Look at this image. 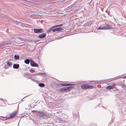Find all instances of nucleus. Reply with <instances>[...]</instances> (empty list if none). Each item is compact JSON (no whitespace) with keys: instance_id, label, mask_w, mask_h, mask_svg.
Instances as JSON below:
<instances>
[{"instance_id":"nucleus-42","label":"nucleus","mask_w":126,"mask_h":126,"mask_svg":"<svg viewBox=\"0 0 126 126\" xmlns=\"http://www.w3.org/2000/svg\"><path fill=\"white\" fill-rule=\"evenodd\" d=\"M119 111H120V109H119Z\"/></svg>"},{"instance_id":"nucleus-23","label":"nucleus","mask_w":126,"mask_h":126,"mask_svg":"<svg viewBox=\"0 0 126 126\" xmlns=\"http://www.w3.org/2000/svg\"><path fill=\"white\" fill-rule=\"evenodd\" d=\"M0 101H2V103H3L6 105H7V104H8V103L7 102H6L5 101H3V100H2L1 99V100H0Z\"/></svg>"},{"instance_id":"nucleus-26","label":"nucleus","mask_w":126,"mask_h":126,"mask_svg":"<svg viewBox=\"0 0 126 126\" xmlns=\"http://www.w3.org/2000/svg\"><path fill=\"white\" fill-rule=\"evenodd\" d=\"M60 85H61L63 86H67V84L65 83H61L60 84Z\"/></svg>"},{"instance_id":"nucleus-40","label":"nucleus","mask_w":126,"mask_h":126,"mask_svg":"<svg viewBox=\"0 0 126 126\" xmlns=\"http://www.w3.org/2000/svg\"><path fill=\"white\" fill-rule=\"evenodd\" d=\"M125 78H126V76H125Z\"/></svg>"},{"instance_id":"nucleus-22","label":"nucleus","mask_w":126,"mask_h":126,"mask_svg":"<svg viewBox=\"0 0 126 126\" xmlns=\"http://www.w3.org/2000/svg\"><path fill=\"white\" fill-rule=\"evenodd\" d=\"M52 28H50L47 31V33L49 32H52Z\"/></svg>"},{"instance_id":"nucleus-20","label":"nucleus","mask_w":126,"mask_h":126,"mask_svg":"<svg viewBox=\"0 0 126 126\" xmlns=\"http://www.w3.org/2000/svg\"><path fill=\"white\" fill-rule=\"evenodd\" d=\"M39 86L40 87H44V84L43 83H40L39 84Z\"/></svg>"},{"instance_id":"nucleus-33","label":"nucleus","mask_w":126,"mask_h":126,"mask_svg":"<svg viewBox=\"0 0 126 126\" xmlns=\"http://www.w3.org/2000/svg\"><path fill=\"white\" fill-rule=\"evenodd\" d=\"M38 74H37V73H36V74H33V75H32V76H36V75H38Z\"/></svg>"},{"instance_id":"nucleus-24","label":"nucleus","mask_w":126,"mask_h":126,"mask_svg":"<svg viewBox=\"0 0 126 126\" xmlns=\"http://www.w3.org/2000/svg\"><path fill=\"white\" fill-rule=\"evenodd\" d=\"M73 119H75L77 118V116L76 115V114L75 113L73 114Z\"/></svg>"},{"instance_id":"nucleus-6","label":"nucleus","mask_w":126,"mask_h":126,"mask_svg":"<svg viewBox=\"0 0 126 126\" xmlns=\"http://www.w3.org/2000/svg\"><path fill=\"white\" fill-rule=\"evenodd\" d=\"M30 63L31 65L33 67H37L39 66L38 64L35 63L32 60L30 61Z\"/></svg>"},{"instance_id":"nucleus-2","label":"nucleus","mask_w":126,"mask_h":126,"mask_svg":"<svg viewBox=\"0 0 126 126\" xmlns=\"http://www.w3.org/2000/svg\"><path fill=\"white\" fill-rule=\"evenodd\" d=\"M40 117H42L43 119L47 118L48 117L47 114H45L44 112L39 111L38 115Z\"/></svg>"},{"instance_id":"nucleus-18","label":"nucleus","mask_w":126,"mask_h":126,"mask_svg":"<svg viewBox=\"0 0 126 126\" xmlns=\"http://www.w3.org/2000/svg\"><path fill=\"white\" fill-rule=\"evenodd\" d=\"M56 31L58 32H60L62 30H63V29L62 28H56Z\"/></svg>"},{"instance_id":"nucleus-39","label":"nucleus","mask_w":126,"mask_h":126,"mask_svg":"<svg viewBox=\"0 0 126 126\" xmlns=\"http://www.w3.org/2000/svg\"><path fill=\"white\" fill-rule=\"evenodd\" d=\"M19 123H18V125H19Z\"/></svg>"},{"instance_id":"nucleus-9","label":"nucleus","mask_w":126,"mask_h":126,"mask_svg":"<svg viewBox=\"0 0 126 126\" xmlns=\"http://www.w3.org/2000/svg\"><path fill=\"white\" fill-rule=\"evenodd\" d=\"M17 113V111H15L13 112L10 115V117H8V119L10 117L12 118L15 116Z\"/></svg>"},{"instance_id":"nucleus-5","label":"nucleus","mask_w":126,"mask_h":126,"mask_svg":"<svg viewBox=\"0 0 126 126\" xmlns=\"http://www.w3.org/2000/svg\"><path fill=\"white\" fill-rule=\"evenodd\" d=\"M8 45V43L7 42H3L0 44V48H2L6 47Z\"/></svg>"},{"instance_id":"nucleus-16","label":"nucleus","mask_w":126,"mask_h":126,"mask_svg":"<svg viewBox=\"0 0 126 126\" xmlns=\"http://www.w3.org/2000/svg\"><path fill=\"white\" fill-rule=\"evenodd\" d=\"M105 29H110L111 28V26H110L108 25H106L105 27Z\"/></svg>"},{"instance_id":"nucleus-36","label":"nucleus","mask_w":126,"mask_h":126,"mask_svg":"<svg viewBox=\"0 0 126 126\" xmlns=\"http://www.w3.org/2000/svg\"><path fill=\"white\" fill-rule=\"evenodd\" d=\"M7 122V121H5L4 122V123H5V125H6V124H8V123Z\"/></svg>"},{"instance_id":"nucleus-4","label":"nucleus","mask_w":126,"mask_h":126,"mask_svg":"<svg viewBox=\"0 0 126 126\" xmlns=\"http://www.w3.org/2000/svg\"><path fill=\"white\" fill-rule=\"evenodd\" d=\"M34 32L36 33H41L43 32V30L42 29H37L36 28L34 29H33Z\"/></svg>"},{"instance_id":"nucleus-30","label":"nucleus","mask_w":126,"mask_h":126,"mask_svg":"<svg viewBox=\"0 0 126 126\" xmlns=\"http://www.w3.org/2000/svg\"><path fill=\"white\" fill-rule=\"evenodd\" d=\"M63 25V24L57 25L56 26H55L56 27H60L62 26Z\"/></svg>"},{"instance_id":"nucleus-1","label":"nucleus","mask_w":126,"mask_h":126,"mask_svg":"<svg viewBox=\"0 0 126 126\" xmlns=\"http://www.w3.org/2000/svg\"><path fill=\"white\" fill-rule=\"evenodd\" d=\"M74 87H64L61 88L60 89V91H68L71 90H72L74 89Z\"/></svg>"},{"instance_id":"nucleus-34","label":"nucleus","mask_w":126,"mask_h":126,"mask_svg":"<svg viewBox=\"0 0 126 126\" xmlns=\"http://www.w3.org/2000/svg\"><path fill=\"white\" fill-rule=\"evenodd\" d=\"M26 75L29 76H30V75H29L28 74H25L24 76L25 77H26Z\"/></svg>"},{"instance_id":"nucleus-35","label":"nucleus","mask_w":126,"mask_h":126,"mask_svg":"<svg viewBox=\"0 0 126 126\" xmlns=\"http://www.w3.org/2000/svg\"><path fill=\"white\" fill-rule=\"evenodd\" d=\"M8 53H9V52H10V53H11V51H10L11 50H11V49L10 48H8Z\"/></svg>"},{"instance_id":"nucleus-11","label":"nucleus","mask_w":126,"mask_h":126,"mask_svg":"<svg viewBox=\"0 0 126 126\" xmlns=\"http://www.w3.org/2000/svg\"><path fill=\"white\" fill-rule=\"evenodd\" d=\"M114 88H115V86L111 85H109L106 88V89L108 90H110Z\"/></svg>"},{"instance_id":"nucleus-43","label":"nucleus","mask_w":126,"mask_h":126,"mask_svg":"<svg viewBox=\"0 0 126 126\" xmlns=\"http://www.w3.org/2000/svg\"><path fill=\"white\" fill-rule=\"evenodd\" d=\"M7 30H8V29H7Z\"/></svg>"},{"instance_id":"nucleus-28","label":"nucleus","mask_w":126,"mask_h":126,"mask_svg":"<svg viewBox=\"0 0 126 126\" xmlns=\"http://www.w3.org/2000/svg\"><path fill=\"white\" fill-rule=\"evenodd\" d=\"M12 64L11 63L8 62V66L11 67L12 66Z\"/></svg>"},{"instance_id":"nucleus-29","label":"nucleus","mask_w":126,"mask_h":126,"mask_svg":"<svg viewBox=\"0 0 126 126\" xmlns=\"http://www.w3.org/2000/svg\"><path fill=\"white\" fill-rule=\"evenodd\" d=\"M74 84L70 83H68L67 84V86H70L72 85H73Z\"/></svg>"},{"instance_id":"nucleus-8","label":"nucleus","mask_w":126,"mask_h":126,"mask_svg":"<svg viewBox=\"0 0 126 126\" xmlns=\"http://www.w3.org/2000/svg\"><path fill=\"white\" fill-rule=\"evenodd\" d=\"M81 87L82 89L86 90L88 89V85H82L81 86Z\"/></svg>"},{"instance_id":"nucleus-15","label":"nucleus","mask_w":126,"mask_h":126,"mask_svg":"<svg viewBox=\"0 0 126 126\" xmlns=\"http://www.w3.org/2000/svg\"><path fill=\"white\" fill-rule=\"evenodd\" d=\"M1 118L0 119L3 121L6 120L8 118L6 117H4L3 116H1Z\"/></svg>"},{"instance_id":"nucleus-14","label":"nucleus","mask_w":126,"mask_h":126,"mask_svg":"<svg viewBox=\"0 0 126 126\" xmlns=\"http://www.w3.org/2000/svg\"><path fill=\"white\" fill-rule=\"evenodd\" d=\"M119 100L122 102H124L125 100V99L123 98L122 97H119Z\"/></svg>"},{"instance_id":"nucleus-7","label":"nucleus","mask_w":126,"mask_h":126,"mask_svg":"<svg viewBox=\"0 0 126 126\" xmlns=\"http://www.w3.org/2000/svg\"><path fill=\"white\" fill-rule=\"evenodd\" d=\"M46 33H44L42 34H40L37 38L39 39H42L45 38L46 37Z\"/></svg>"},{"instance_id":"nucleus-19","label":"nucleus","mask_w":126,"mask_h":126,"mask_svg":"<svg viewBox=\"0 0 126 126\" xmlns=\"http://www.w3.org/2000/svg\"><path fill=\"white\" fill-rule=\"evenodd\" d=\"M24 62L25 63L28 64L29 63L30 61L28 59H26L24 61Z\"/></svg>"},{"instance_id":"nucleus-10","label":"nucleus","mask_w":126,"mask_h":126,"mask_svg":"<svg viewBox=\"0 0 126 126\" xmlns=\"http://www.w3.org/2000/svg\"><path fill=\"white\" fill-rule=\"evenodd\" d=\"M33 113V114L35 116H37L38 115L39 111H37L35 110H33L32 111Z\"/></svg>"},{"instance_id":"nucleus-44","label":"nucleus","mask_w":126,"mask_h":126,"mask_svg":"<svg viewBox=\"0 0 126 126\" xmlns=\"http://www.w3.org/2000/svg\"><path fill=\"white\" fill-rule=\"evenodd\" d=\"M8 21H10V20H8Z\"/></svg>"},{"instance_id":"nucleus-17","label":"nucleus","mask_w":126,"mask_h":126,"mask_svg":"<svg viewBox=\"0 0 126 126\" xmlns=\"http://www.w3.org/2000/svg\"><path fill=\"white\" fill-rule=\"evenodd\" d=\"M103 29H105L104 27H103L102 26H100L97 29V30H99Z\"/></svg>"},{"instance_id":"nucleus-13","label":"nucleus","mask_w":126,"mask_h":126,"mask_svg":"<svg viewBox=\"0 0 126 126\" xmlns=\"http://www.w3.org/2000/svg\"><path fill=\"white\" fill-rule=\"evenodd\" d=\"M56 27L55 26H53L51 27L52 28V32H54L56 31Z\"/></svg>"},{"instance_id":"nucleus-32","label":"nucleus","mask_w":126,"mask_h":126,"mask_svg":"<svg viewBox=\"0 0 126 126\" xmlns=\"http://www.w3.org/2000/svg\"><path fill=\"white\" fill-rule=\"evenodd\" d=\"M39 74L41 75L44 74V75H46V74L45 73H40Z\"/></svg>"},{"instance_id":"nucleus-3","label":"nucleus","mask_w":126,"mask_h":126,"mask_svg":"<svg viewBox=\"0 0 126 126\" xmlns=\"http://www.w3.org/2000/svg\"><path fill=\"white\" fill-rule=\"evenodd\" d=\"M15 42V38L14 37L9 38L8 39V47L12 46L13 45V43Z\"/></svg>"},{"instance_id":"nucleus-21","label":"nucleus","mask_w":126,"mask_h":126,"mask_svg":"<svg viewBox=\"0 0 126 126\" xmlns=\"http://www.w3.org/2000/svg\"><path fill=\"white\" fill-rule=\"evenodd\" d=\"M15 58L16 59H18L19 58V55H15L14 56Z\"/></svg>"},{"instance_id":"nucleus-31","label":"nucleus","mask_w":126,"mask_h":126,"mask_svg":"<svg viewBox=\"0 0 126 126\" xmlns=\"http://www.w3.org/2000/svg\"><path fill=\"white\" fill-rule=\"evenodd\" d=\"M123 106H119V108H121V110H121V111H122V110H123Z\"/></svg>"},{"instance_id":"nucleus-37","label":"nucleus","mask_w":126,"mask_h":126,"mask_svg":"<svg viewBox=\"0 0 126 126\" xmlns=\"http://www.w3.org/2000/svg\"><path fill=\"white\" fill-rule=\"evenodd\" d=\"M6 63L8 65V61H7L6 62Z\"/></svg>"},{"instance_id":"nucleus-27","label":"nucleus","mask_w":126,"mask_h":126,"mask_svg":"<svg viewBox=\"0 0 126 126\" xmlns=\"http://www.w3.org/2000/svg\"><path fill=\"white\" fill-rule=\"evenodd\" d=\"M29 71L31 73H34L35 72V71L32 69H30Z\"/></svg>"},{"instance_id":"nucleus-25","label":"nucleus","mask_w":126,"mask_h":126,"mask_svg":"<svg viewBox=\"0 0 126 126\" xmlns=\"http://www.w3.org/2000/svg\"><path fill=\"white\" fill-rule=\"evenodd\" d=\"M88 89H92L94 87L93 86H91V85H88Z\"/></svg>"},{"instance_id":"nucleus-38","label":"nucleus","mask_w":126,"mask_h":126,"mask_svg":"<svg viewBox=\"0 0 126 126\" xmlns=\"http://www.w3.org/2000/svg\"><path fill=\"white\" fill-rule=\"evenodd\" d=\"M31 80H32V81H34V80H34L32 79H31Z\"/></svg>"},{"instance_id":"nucleus-41","label":"nucleus","mask_w":126,"mask_h":126,"mask_svg":"<svg viewBox=\"0 0 126 126\" xmlns=\"http://www.w3.org/2000/svg\"><path fill=\"white\" fill-rule=\"evenodd\" d=\"M96 32H97V33H98V32H97V31Z\"/></svg>"},{"instance_id":"nucleus-12","label":"nucleus","mask_w":126,"mask_h":126,"mask_svg":"<svg viewBox=\"0 0 126 126\" xmlns=\"http://www.w3.org/2000/svg\"><path fill=\"white\" fill-rule=\"evenodd\" d=\"M19 65L18 64H14L13 68L15 69H17L19 67Z\"/></svg>"}]
</instances>
